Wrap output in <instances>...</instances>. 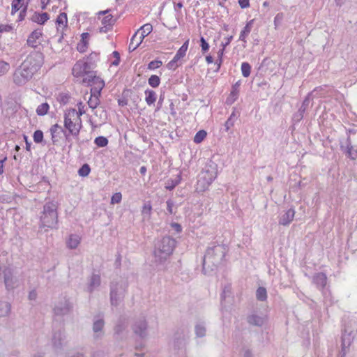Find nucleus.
Here are the masks:
<instances>
[{
    "label": "nucleus",
    "instance_id": "obj_8",
    "mask_svg": "<svg viewBox=\"0 0 357 357\" xmlns=\"http://www.w3.org/2000/svg\"><path fill=\"white\" fill-rule=\"evenodd\" d=\"M190 337V330L187 326L178 328L174 335V347L176 349L185 347Z\"/></svg>",
    "mask_w": 357,
    "mask_h": 357
},
{
    "label": "nucleus",
    "instance_id": "obj_24",
    "mask_svg": "<svg viewBox=\"0 0 357 357\" xmlns=\"http://www.w3.org/2000/svg\"><path fill=\"white\" fill-rule=\"evenodd\" d=\"M240 85L241 82L238 81L232 86L229 97L227 99V104H232L236 100L239 93Z\"/></svg>",
    "mask_w": 357,
    "mask_h": 357
},
{
    "label": "nucleus",
    "instance_id": "obj_56",
    "mask_svg": "<svg viewBox=\"0 0 357 357\" xmlns=\"http://www.w3.org/2000/svg\"><path fill=\"white\" fill-rule=\"evenodd\" d=\"M162 65V61L153 60V61H151L148 64V69H149V70H154V69L160 68Z\"/></svg>",
    "mask_w": 357,
    "mask_h": 357
},
{
    "label": "nucleus",
    "instance_id": "obj_51",
    "mask_svg": "<svg viewBox=\"0 0 357 357\" xmlns=\"http://www.w3.org/2000/svg\"><path fill=\"white\" fill-rule=\"evenodd\" d=\"M33 141L37 143L40 144L43 142V132L40 130H37L33 132Z\"/></svg>",
    "mask_w": 357,
    "mask_h": 357
},
{
    "label": "nucleus",
    "instance_id": "obj_20",
    "mask_svg": "<svg viewBox=\"0 0 357 357\" xmlns=\"http://www.w3.org/2000/svg\"><path fill=\"white\" fill-rule=\"evenodd\" d=\"M247 321L250 325L255 326H262L266 321V318L262 315L252 314L248 317Z\"/></svg>",
    "mask_w": 357,
    "mask_h": 357
},
{
    "label": "nucleus",
    "instance_id": "obj_11",
    "mask_svg": "<svg viewBox=\"0 0 357 357\" xmlns=\"http://www.w3.org/2000/svg\"><path fill=\"white\" fill-rule=\"evenodd\" d=\"M66 342V335L64 330H59L54 333L52 344L56 352L61 351Z\"/></svg>",
    "mask_w": 357,
    "mask_h": 357
},
{
    "label": "nucleus",
    "instance_id": "obj_15",
    "mask_svg": "<svg viewBox=\"0 0 357 357\" xmlns=\"http://www.w3.org/2000/svg\"><path fill=\"white\" fill-rule=\"evenodd\" d=\"M89 70L91 69L88 68V66H86L84 61L79 60L74 65L72 69V73L73 76L79 77L84 76L86 73H89Z\"/></svg>",
    "mask_w": 357,
    "mask_h": 357
},
{
    "label": "nucleus",
    "instance_id": "obj_25",
    "mask_svg": "<svg viewBox=\"0 0 357 357\" xmlns=\"http://www.w3.org/2000/svg\"><path fill=\"white\" fill-rule=\"evenodd\" d=\"M128 326V322L126 318L120 317L114 327V334L119 336L126 329Z\"/></svg>",
    "mask_w": 357,
    "mask_h": 357
},
{
    "label": "nucleus",
    "instance_id": "obj_4",
    "mask_svg": "<svg viewBox=\"0 0 357 357\" xmlns=\"http://www.w3.org/2000/svg\"><path fill=\"white\" fill-rule=\"evenodd\" d=\"M176 241L170 236H164L155 245L154 256L155 261L160 264L165 262L167 259L172 254Z\"/></svg>",
    "mask_w": 357,
    "mask_h": 357
},
{
    "label": "nucleus",
    "instance_id": "obj_6",
    "mask_svg": "<svg viewBox=\"0 0 357 357\" xmlns=\"http://www.w3.org/2000/svg\"><path fill=\"white\" fill-rule=\"evenodd\" d=\"M217 176V172L215 168L211 166L210 168H206L199 174L197 181V190L204 191L214 181Z\"/></svg>",
    "mask_w": 357,
    "mask_h": 357
},
{
    "label": "nucleus",
    "instance_id": "obj_55",
    "mask_svg": "<svg viewBox=\"0 0 357 357\" xmlns=\"http://www.w3.org/2000/svg\"><path fill=\"white\" fill-rule=\"evenodd\" d=\"M225 51L223 50L220 49L218 52V59H216L215 64L217 66V70L218 71L222 63L223 59V55H224Z\"/></svg>",
    "mask_w": 357,
    "mask_h": 357
},
{
    "label": "nucleus",
    "instance_id": "obj_35",
    "mask_svg": "<svg viewBox=\"0 0 357 357\" xmlns=\"http://www.w3.org/2000/svg\"><path fill=\"white\" fill-rule=\"evenodd\" d=\"M188 44H189V40H187L182 45V46L178 50L177 52L176 53V55L174 56V57L176 59H178L179 61L181 59L183 58L185 56L186 52L188 48Z\"/></svg>",
    "mask_w": 357,
    "mask_h": 357
},
{
    "label": "nucleus",
    "instance_id": "obj_21",
    "mask_svg": "<svg viewBox=\"0 0 357 357\" xmlns=\"http://www.w3.org/2000/svg\"><path fill=\"white\" fill-rule=\"evenodd\" d=\"M153 26L151 24H146L140 27L135 33L139 39L143 41L144 38L151 33Z\"/></svg>",
    "mask_w": 357,
    "mask_h": 357
},
{
    "label": "nucleus",
    "instance_id": "obj_3",
    "mask_svg": "<svg viewBox=\"0 0 357 357\" xmlns=\"http://www.w3.org/2000/svg\"><path fill=\"white\" fill-rule=\"evenodd\" d=\"M76 110L72 109L64 114V137L67 142L71 141V137L78 140L80 130L82 128L81 119L77 120Z\"/></svg>",
    "mask_w": 357,
    "mask_h": 357
},
{
    "label": "nucleus",
    "instance_id": "obj_48",
    "mask_svg": "<svg viewBox=\"0 0 357 357\" xmlns=\"http://www.w3.org/2000/svg\"><path fill=\"white\" fill-rule=\"evenodd\" d=\"M148 83L151 86L156 88L160 85V79L158 75H153L149 78Z\"/></svg>",
    "mask_w": 357,
    "mask_h": 357
},
{
    "label": "nucleus",
    "instance_id": "obj_53",
    "mask_svg": "<svg viewBox=\"0 0 357 357\" xmlns=\"http://www.w3.org/2000/svg\"><path fill=\"white\" fill-rule=\"evenodd\" d=\"M114 23H115V20L114 19V17L110 14L104 17L102 20V24L103 25H107L110 27H112Z\"/></svg>",
    "mask_w": 357,
    "mask_h": 357
},
{
    "label": "nucleus",
    "instance_id": "obj_1",
    "mask_svg": "<svg viewBox=\"0 0 357 357\" xmlns=\"http://www.w3.org/2000/svg\"><path fill=\"white\" fill-rule=\"evenodd\" d=\"M228 249L225 245H214L208 247L203 258L204 274L213 271L224 260Z\"/></svg>",
    "mask_w": 357,
    "mask_h": 357
},
{
    "label": "nucleus",
    "instance_id": "obj_57",
    "mask_svg": "<svg viewBox=\"0 0 357 357\" xmlns=\"http://www.w3.org/2000/svg\"><path fill=\"white\" fill-rule=\"evenodd\" d=\"M104 87H96L93 86L91 88V96L99 98L101 94V91Z\"/></svg>",
    "mask_w": 357,
    "mask_h": 357
},
{
    "label": "nucleus",
    "instance_id": "obj_46",
    "mask_svg": "<svg viewBox=\"0 0 357 357\" xmlns=\"http://www.w3.org/2000/svg\"><path fill=\"white\" fill-rule=\"evenodd\" d=\"M108 142V139L103 136L97 137L94 140L95 144L98 147H105Z\"/></svg>",
    "mask_w": 357,
    "mask_h": 357
},
{
    "label": "nucleus",
    "instance_id": "obj_2",
    "mask_svg": "<svg viewBox=\"0 0 357 357\" xmlns=\"http://www.w3.org/2000/svg\"><path fill=\"white\" fill-rule=\"evenodd\" d=\"M58 204L55 202H48L43 206L40 213L39 228L57 229L58 227Z\"/></svg>",
    "mask_w": 357,
    "mask_h": 357
},
{
    "label": "nucleus",
    "instance_id": "obj_27",
    "mask_svg": "<svg viewBox=\"0 0 357 357\" xmlns=\"http://www.w3.org/2000/svg\"><path fill=\"white\" fill-rule=\"evenodd\" d=\"M195 334L196 337L202 338L206 335V323L204 321H198L195 325Z\"/></svg>",
    "mask_w": 357,
    "mask_h": 357
},
{
    "label": "nucleus",
    "instance_id": "obj_58",
    "mask_svg": "<svg viewBox=\"0 0 357 357\" xmlns=\"http://www.w3.org/2000/svg\"><path fill=\"white\" fill-rule=\"evenodd\" d=\"M77 107H78V112H76V119L77 120H79L80 119V116L82 115H83L84 114H85V110H84V104L80 102L77 104Z\"/></svg>",
    "mask_w": 357,
    "mask_h": 357
},
{
    "label": "nucleus",
    "instance_id": "obj_32",
    "mask_svg": "<svg viewBox=\"0 0 357 357\" xmlns=\"http://www.w3.org/2000/svg\"><path fill=\"white\" fill-rule=\"evenodd\" d=\"M254 20H251L247 22L243 29L241 31L239 40L246 43L245 38L251 32Z\"/></svg>",
    "mask_w": 357,
    "mask_h": 357
},
{
    "label": "nucleus",
    "instance_id": "obj_12",
    "mask_svg": "<svg viewBox=\"0 0 357 357\" xmlns=\"http://www.w3.org/2000/svg\"><path fill=\"white\" fill-rule=\"evenodd\" d=\"M132 328L134 333L141 338H144L148 335V325L144 317L137 319Z\"/></svg>",
    "mask_w": 357,
    "mask_h": 357
},
{
    "label": "nucleus",
    "instance_id": "obj_5",
    "mask_svg": "<svg viewBox=\"0 0 357 357\" xmlns=\"http://www.w3.org/2000/svg\"><path fill=\"white\" fill-rule=\"evenodd\" d=\"M128 285V282L123 279L111 282L109 298L112 306H119L123 301Z\"/></svg>",
    "mask_w": 357,
    "mask_h": 357
},
{
    "label": "nucleus",
    "instance_id": "obj_40",
    "mask_svg": "<svg viewBox=\"0 0 357 357\" xmlns=\"http://www.w3.org/2000/svg\"><path fill=\"white\" fill-rule=\"evenodd\" d=\"M152 206L150 202H146L142 207V213L144 219H149L151 214Z\"/></svg>",
    "mask_w": 357,
    "mask_h": 357
},
{
    "label": "nucleus",
    "instance_id": "obj_59",
    "mask_svg": "<svg viewBox=\"0 0 357 357\" xmlns=\"http://www.w3.org/2000/svg\"><path fill=\"white\" fill-rule=\"evenodd\" d=\"M200 47L203 54H205L209 50V45L203 36L200 38Z\"/></svg>",
    "mask_w": 357,
    "mask_h": 357
},
{
    "label": "nucleus",
    "instance_id": "obj_13",
    "mask_svg": "<svg viewBox=\"0 0 357 357\" xmlns=\"http://www.w3.org/2000/svg\"><path fill=\"white\" fill-rule=\"evenodd\" d=\"M357 326L354 328H350L346 326L342 335L341 347L349 348L356 335Z\"/></svg>",
    "mask_w": 357,
    "mask_h": 357
},
{
    "label": "nucleus",
    "instance_id": "obj_61",
    "mask_svg": "<svg viewBox=\"0 0 357 357\" xmlns=\"http://www.w3.org/2000/svg\"><path fill=\"white\" fill-rule=\"evenodd\" d=\"M121 199H122L121 193L116 192L112 196L111 204H119L121 202Z\"/></svg>",
    "mask_w": 357,
    "mask_h": 357
},
{
    "label": "nucleus",
    "instance_id": "obj_50",
    "mask_svg": "<svg viewBox=\"0 0 357 357\" xmlns=\"http://www.w3.org/2000/svg\"><path fill=\"white\" fill-rule=\"evenodd\" d=\"M70 96L67 93H61L58 95L56 99L62 105H66L69 102Z\"/></svg>",
    "mask_w": 357,
    "mask_h": 357
},
{
    "label": "nucleus",
    "instance_id": "obj_45",
    "mask_svg": "<svg viewBox=\"0 0 357 357\" xmlns=\"http://www.w3.org/2000/svg\"><path fill=\"white\" fill-rule=\"evenodd\" d=\"M50 131L51 135L52 136V138H54V135H55V133H63L64 135L65 128H63L62 126L56 123L51 126Z\"/></svg>",
    "mask_w": 357,
    "mask_h": 357
},
{
    "label": "nucleus",
    "instance_id": "obj_37",
    "mask_svg": "<svg viewBox=\"0 0 357 357\" xmlns=\"http://www.w3.org/2000/svg\"><path fill=\"white\" fill-rule=\"evenodd\" d=\"M24 0H13L11 3V15H14L21 8L24 7Z\"/></svg>",
    "mask_w": 357,
    "mask_h": 357
},
{
    "label": "nucleus",
    "instance_id": "obj_30",
    "mask_svg": "<svg viewBox=\"0 0 357 357\" xmlns=\"http://www.w3.org/2000/svg\"><path fill=\"white\" fill-rule=\"evenodd\" d=\"M49 18L50 17L47 13H38L36 12L31 17V20L39 24H43L49 20Z\"/></svg>",
    "mask_w": 357,
    "mask_h": 357
},
{
    "label": "nucleus",
    "instance_id": "obj_7",
    "mask_svg": "<svg viewBox=\"0 0 357 357\" xmlns=\"http://www.w3.org/2000/svg\"><path fill=\"white\" fill-rule=\"evenodd\" d=\"M35 72L32 70V68H29L28 66L22 64L15 70L13 75V82L19 86L24 85L29 79H31L34 75Z\"/></svg>",
    "mask_w": 357,
    "mask_h": 357
},
{
    "label": "nucleus",
    "instance_id": "obj_44",
    "mask_svg": "<svg viewBox=\"0 0 357 357\" xmlns=\"http://www.w3.org/2000/svg\"><path fill=\"white\" fill-rule=\"evenodd\" d=\"M207 133L205 130H201L198 131L194 137V142L196 144L201 143L206 137Z\"/></svg>",
    "mask_w": 357,
    "mask_h": 357
},
{
    "label": "nucleus",
    "instance_id": "obj_54",
    "mask_svg": "<svg viewBox=\"0 0 357 357\" xmlns=\"http://www.w3.org/2000/svg\"><path fill=\"white\" fill-rule=\"evenodd\" d=\"M56 22L58 24H62L64 26H67L68 23V18H67V14L66 13H61L57 17Z\"/></svg>",
    "mask_w": 357,
    "mask_h": 357
},
{
    "label": "nucleus",
    "instance_id": "obj_28",
    "mask_svg": "<svg viewBox=\"0 0 357 357\" xmlns=\"http://www.w3.org/2000/svg\"><path fill=\"white\" fill-rule=\"evenodd\" d=\"M42 36V33L39 30L33 31L28 37L26 40L27 45L31 47L38 46L37 40Z\"/></svg>",
    "mask_w": 357,
    "mask_h": 357
},
{
    "label": "nucleus",
    "instance_id": "obj_18",
    "mask_svg": "<svg viewBox=\"0 0 357 357\" xmlns=\"http://www.w3.org/2000/svg\"><path fill=\"white\" fill-rule=\"evenodd\" d=\"M295 211L294 208L288 209L279 219V225L283 226L289 225L294 220Z\"/></svg>",
    "mask_w": 357,
    "mask_h": 357
},
{
    "label": "nucleus",
    "instance_id": "obj_52",
    "mask_svg": "<svg viewBox=\"0 0 357 357\" xmlns=\"http://www.w3.org/2000/svg\"><path fill=\"white\" fill-rule=\"evenodd\" d=\"M91 168L88 164L83 165L78 170V174L81 176H86L89 174Z\"/></svg>",
    "mask_w": 357,
    "mask_h": 357
},
{
    "label": "nucleus",
    "instance_id": "obj_34",
    "mask_svg": "<svg viewBox=\"0 0 357 357\" xmlns=\"http://www.w3.org/2000/svg\"><path fill=\"white\" fill-rule=\"evenodd\" d=\"M144 93L146 95L145 100H146V102L147 103V105H153L156 100V98H157L156 93L154 91L151 90V89H146Z\"/></svg>",
    "mask_w": 357,
    "mask_h": 357
},
{
    "label": "nucleus",
    "instance_id": "obj_36",
    "mask_svg": "<svg viewBox=\"0 0 357 357\" xmlns=\"http://www.w3.org/2000/svg\"><path fill=\"white\" fill-rule=\"evenodd\" d=\"M10 304L6 301H0V317L8 315L10 311Z\"/></svg>",
    "mask_w": 357,
    "mask_h": 357
},
{
    "label": "nucleus",
    "instance_id": "obj_31",
    "mask_svg": "<svg viewBox=\"0 0 357 357\" xmlns=\"http://www.w3.org/2000/svg\"><path fill=\"white\" fill-rule=\"evenodd\" d=\"M238 117V114H237L236 109H234L232 113L230 114L229 117L224 124L225 132H229V130L234 126V123L237 120Z\"/></svg>",
    "mask_w": 357,
    "mask_h": 357
},
{
    "label": "nucleus",
    "instance_id": "obj_19",
    "mask_svg": "<svg viewBox=\"0 0 357 357\" xmlns=\"http://www.w3.org/2000/svg\"><path fill=\"white\" fill-rule=\"evenodd\" d=\"M322 89H323L322 86H319V87L314 89V91L312 92H311L310 93H309L307 95V96L304 99V100L302 103V105L301 106V107L299 108L298 112V117L300 119H302L303 117V114L305 113V110L307 109V108L310 104V96H314V94H313L314 93H317L318 91H321Z\"/></svg>",
    "mask_w": 357,
    "mask_h": 357
},
{
    "label": "nucleus",
    "instance_id": "obj_41",
    "mask_svg": "<svg viewBox=\"0 0 357 357\" xmlns=\"http://www.w3.org/2000/svg\"><path fill=\"white\" fill-rule=\"evenodd\" d=\"M256 297L258 301H264L267 298V291L266 288L259 287L256 291Z\"/></svg>",
    "mask_w": 357,
    "mask_h": 357
},
{
    "label": "nucleus",
    "instance_id": "obj_43",
    "mask_svg": "<svg viewBox=\"0 0 357 357\" xmlns=\"http://www.w3.org/2000/svg\"><path fill=\"white\" fill-rule=\"evenodd\" d=\"M91 81L92 82L89 84V85L91 87H93V86L104 87L105 86L104 80L98 76L93 77V78H91Z\"/></svg>",
    "mask_w": 357,
    "mask_h": 357
},
{
    "label": "nucleus",
    "instance_id": "obj_62",
    "mask_svg": "<svg viewBox=\"0 0 357 357\" xmlns=\"http://www.w3.org/2000/svg\"><path fill=\"white\" fill-rule=\"evenodd\" d=\"M178 60L176 59L175 57L172 59L167 64V68L169 70H175L177 68L180 64H178Z\"/></svg>",
    "mask_w": 357,
    "mask_h": 357
},
{
    "label": "nucleus",
    "instance_id": "obj_38",
    "mask_svg": "<svg viewBox=\"0 0 357 357\" xmlns=\"http://www.w3.org/2000/svg\"><path fill=\"white\" fill-rule=\"evenodd\" d=\"M142 43V39H139L137 36H135L134 34L130 39V42L129 44V50L130 51L135 50Z\"/></svg>",
    "mask_w": 357,
    "mask_h": 357
},
{
    "label": "nucleus",
    "instance_id": "obj_14",
    "mask_svg": "<svg viewBox=\"0 0 357 357\" xmlns=\"http://www.w3.org/2000/svg\"><path fill=\"white\" fill-rule=\"evenodd\" d=\"M105 326V321L103 316L95 317L93 323V332L94 333V338L99 339L102 337L104 332L103 328Z\"/></svg>",
    "mask_w": 357,
    "mask_h": 357
},
{
    "label": "nucleus",
    "instance_id": "obj_33",
    "mask_svg": "<svg viewBox=\"0 0 357 357\" xmlns=\"http://www.w3.org/2000/svg\"><path fill=\"white\" fill-rule=\"evenodd\" d=\"M181 181L180 174L176 175L174 178H169L165 183V188L169 190H172L176 185H178Z\"/></svg>",
    "mask_w": 357,
    "mask_h": 357
},
{
    "label": "nucleus",
    "instance_id": "obj_9",
    "mask_svg": "<svg viewBox=\"0 0 357 357\" xmlns=\"http://www.w3.org/2000/svg\"><path fill=\"white\" fill-rule=\"evenodd\" d=\"M43 54L41 52L32 51L26 56L22 63L29 68H32V70L36 73L43 65Z\"/></svg>",
    "mask_w": 357,
    "mask_h": 357
},
{
    "label": "nucleus",
    "instance_id": "obj_60",
    "mask_svg": "<svg viewBox=\"0 0 357 357\" xmlns=\"http://www.w3.org/2000/svg\"><path fill=\"white\" fill-rule=\"evenodd\" d=\"M84 75H86V77L83 79V82L87 83L89 85L92 82L91 78L96 77L95 72L91 70H89V73H86Z\"/></svg>",
    "mask_w": 357,
    "mask_h": 357
},
{
    "label": "nucleus",
    "instance_id": "obj_47",
    "mask_svg": "<svg viewBox=\"0 0 357 357\" xmlns=\"http://www.w3.org/2000/svg\"><path fill=\"white\" fill-rule=\"evenodd\" d=\"M93 114L96 116H99L100 119L105 121L107 119V112L104 107H100L96 109V111H93Z\"/></svg>",
    "mask_w": 357,
    "mask_h": 357
},
{
    "label": "nucleus",
    "instance_id": "obj_64",
    "mask_svg": "<svg viewBox=\"0 0 357 357\" xmlns=\"http://www.w3.org/2000/svg\"><path fill=\"white\" fill-rule=\"evenodd\" d=\"M9 69V64L5 61H0V75L6 73Z\"/></svg>",
    "mask_w": 357,
    "mask_h": 357
},
{
    "label": "nucleus",
    "instance_id": "obj_10",
    "mask_svg": "<svg viewBox=\"0 0 357 357\" xmlns=\"http://www.w3.org/2000/svg\"><path fill=\"white\" fill-rule=\"evenodd\" d=\"M73 309V305L66 297L62 298L54 306V312L57 316L69 314Z\"/></svg>",
    "mask_w": 357,
    "mask_h": 357
},
{
    "label": "nucleus",
    "instance_id": "obj_42",
    "mask_svg": "<svg viewBox=\"0 0 357 357\" xmlns=\"http://www.w3.org/2000/svg\"><path fill=\"white\" fill-rule=\"evenodd\" d=\"M100 99L97 97H90L88 100V105L89 107L92 109L93 111L98 108V106L100 105Z\"/></svg>",
    "mask_w": 357,
    "mask_h": 357
},
{
    "label": "nucleus",
    "instance_id": "obj_22",
    "mask_svg": "<svg viewBox=\"0 0 357 357\" xmlns=\"http://www.w3.org/2000/svg\"><path fill=\"white\" fill-rule=\"evenodd\" d=\"M98 61L99 53L93 52L86 57V61H84V62L86 63V66H88V68L92 70L96 67Z\"/></svg>",
    "mask_w": 357,
    "mask_h": 357
},
{
    "label": "nucleus",
    "instance_id": "obj_49",
    "mask_svg": "<svg viewBox=\"0 0 357 357\" xmlns=\"http://www.w3.org/2000/svg\"><path fill=\"white\" fill-rule=\"evenodd\" d=\"M242 75L245 77H248L250 75L251 66L248 62H243L241 64Z\"/></svg>",
    "mask_w": 357,
    "mask_h": 357
},
{
    "label": "nucleus",
    "instance_id": "obj_16",
    "mask_svg": "<svg viewBox=\"0 0 357 357\" xmlns=\"http://www.w3.org/2000/svg\"><path fill=\"white\" fill-rule=\"evenodd\" d=\"M312 282L323 291L327 284V276L324 273H317L312 276Z\"/></svg>",
    "mask_w": 357,
    "mask_h": 357
},
{
    "label": "nucleus",
    "instance_id": "obj_29",
    "mask_svg": "<svg viewBox=\"0 0 357 357\" xmlns=\"http://www.w3.org/2000/svg\"><path fill=\"white\" fill-rule=\"evenodd\" d=\"M81 238L77 234H70L66 241V245L68 248L73 250L77 248L79 245Z\"/></svg>",
    "mask_w": 357,
    "mask_h": 357
},
{
    "label": "nucleus",
    "instance_id": "obj_63",
    "mask_svg": "<svg viewBox=\"0 0 357 357\" xmlns=\"http://www.w3.org/2000/svg\"><path fill=\"white\" fill-rule=\"evenodd\" d=\"M10 269L8 267H0V284L3 282L7 275V271H10Z\"/></svg>",
    "mask_w": 357,
    "mask_h": 357
},
{
    "label": "nucleus",
    "instance_id": "obj_26",
    "mask_svg": "<svg viewBox=\"0 0 357 357\" xmlns=\"http://www.w3.org/2000/svg\"><path fill=\"white\" fill-rule=\"evenodd\" d=\"M16 278L13 276L11 269L7 271V275L3 283H4L7 290L13 289L15 288Z\"/></svg>",
    "mask_w": 357,
    "mask_h": 357
},
{
    "label": "nucleus",
    "instance_id": "obj_23",
    "mask_svg": "<svg viewBox=\"0 0 357 357\" xmlns=\"http://www.w3.org/2000/svg\"><path fill=\"white\" fill-rule=\"evenodd\" d=\"M100 283L101 279L100 275L93 273L87 287L89 292L92 293L95 289L100 285Z\"/></svg>",
    "mask_w": 357,
    "mask_h": 357
},
{
    "label": "nucleus",
    "instance_id": "obj_17",
    "mask_svg": "<svg viewBox=\"0 0 357 357\" xmlns=\"http://www.w3.org/2000/svg\"><path fill=\"white\" fill-rule=\"evenodd\" d=\"M340 149L350 159L355 160L357 158V151H354L353 149V146L351 145V139L349 137H347L345 145L341 144Z\"/></svg>",
    "mask_w": 357,
    "mask_h": 357
},
{
    "label": "nucleus",
    "instance_id": "obj_39",
    "mask_svg": "<svg viewBox=\"0 0 357 357\" xmlns=\"http://www.w3.org/2000/svg\"><path fill=\"white\" fill-rule=\"evenodd\" d=\"M49 109V104L47 102H43L38 106L36 112L38 116H44L47 114Z\"/></svg>",
    "mask_w": 357,
    "mask_h": 357
}]
</instances>
